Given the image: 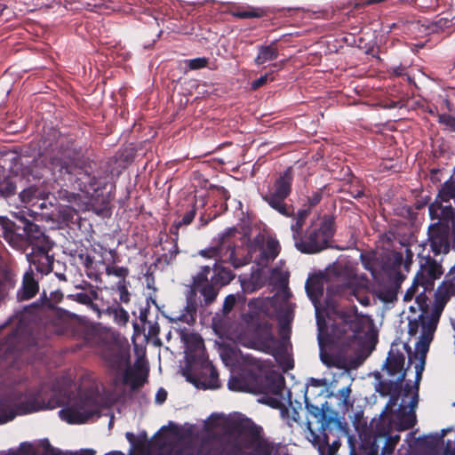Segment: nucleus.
Here are the masks:
<instances>
[{
  "instance_id": "680f3d73",
  "label": "nucleus",
  "mask_w": 455,
  "mask_h": 455,
  "mask_svg": "<svg viewBox=\"0 0 455 455\" xmlns=\"http://www.w3.org/2000/svg\"><path fill=\"white\" fill-rule=\"evenodd\" d=\"M452 212V208L451 206H445L443 209V212Z\"/></svg>"
},
{
  "instance_id": "5701e85b",
  "label": "nucleus",
  "mask_w": 455,
  "mask_h": 455,
  "mask_svg": "<svg viewBox=\"0 0 455 455\" xmlns=\"http://www.w3.org/2000/svg\"><path fill=\"white\" fill-rule=\"evenodd\" d=\"M124 384L130 387L131 390L135 391L144 386L148 380L149 371H123Z\"/></svg>"
},
{
  "instance_id": "cd10ccee",
  "label": "nucleus",
  "mask_w": 455,
  "mask_h": 455,
  "mask_svg": "<svg viewBox=\"0 0 455 455\" xmlns=\"http://www.w3.org/2000/svg\"><path fill=\"white\" fill-rule=\"evenodd\" d=\"M399 440L400 436L398 435H389V433L385 437L379 438L378 441L379 444L384 441L381 455H392Z\"/></svg>"
},
{
  "instance_id": "09e8293b",
  "label": "nucleus",
  "mask_w": 455,
  "mask_h": 455,
  "mask_svg": "<svg viewBox=\"0 0 455 455\" xmlns=\"http://www.w3.org/2000/svg\"><path fill=\"white\" fill-rule=\"evenodd\" d=\"M195 217V212H189L188 214L185 215L183 220H182V222L186 225L191 223V221L193 220Z\"/></svg>"
},
{
  "instance_id": "bb28decb",
  "label": "nucleus",
  "mask_w": 455,
  "mask_h": 455,
  "mask_svg": "<svg viewBox=\"0 0 455 455\" xmlns=\"http://www.w3.org/2000/svg\"><path fill=\"white\" fill-rule=\"evenodd\" d=\"M455 196V180L451 178L445 181L438 194L441 202H449Z\"/></svg>"
},
{
  "instance_id": "a18cd8bd",
  "label": "nucleus",
  "mask_w": 455,
  "mask_h": 455,
  "mask_svg": "<svg viewBox=\"0 0 455 455\" xmlns=\"http://www.w3.org/2000/svg\"><path fill=\"white\" fill-rule=\"evenodd\" d=\"M267 75H264L262 76H260L259 79L255 80L252 82L251 84V87L252 89H258L259 88L260 86H262L263 84H265L267 81Z\"/></svg>"
},
{
  "instance_id": "49530a36",
  "label": "nucleus",
  "mask_w": 455,
  "mask_h": 455,
  "mask_svg": "<svg viewBox=\"0 0 455 455\" xmlns=\"http://www.w3.org/2000/svg\"><path fill=\"white\" fill-rule=\"evenodd\" d=\"M236 16L240 18H251L257 17L259 14L255 12H240L236 13Z\"/></svg>"
},
{
  "instance_id": "e433bc0d",
  "label": "nucleus",
  "mask_w": 455,
  "mask_h": 455,
  "mask_svg": "<svg viewBox=\"0 0 455 455\" xmlns=\"http://www.w3.org/2000/svg\"><path fill=\"white\" fill-rule=\"evenodd\" d=\"M36 190L34 188L24 189L20 193V198L23 202L29 203L33 200L34 197H36Z\"/></svg>"
},
{
  "instance_id": "774afa93",
  "label": "nucleus",
  "mask_w": 455,
  "mask_h": 455,
  "mask_svg": "<svg viewBox=\"0 0 455 455\" xmlns=\"http://www.w3.org/2000/svg\"><path fill=\"white\" fill-rule=\"evenodd\" d=\"M332 271L328 272V275L331 276Z\"/></svg>"
},
{
  "instance_id": "f257e3e1",
  "label": "nucleus",
  "mask_w": 455,
  "mask_h": 455,
  "mask_svg": "<svg viewBox=\"0 0 455 455\" xmlns=\"http://www.w3.org/2000/svg\"><path fill=\"white\" fill-rule=\"evenodd\" d=\"M75 379L70 371H63L51 383L44 382L36 392L26 395L18 403V410L26 414L66 405L59 411L62 420L68 424L85 423L98 411L100 390L95 382L84 386V381L90 380L88 376L81 378L79 383Z\"/></svg>"
},
{
  "instance_id": "20e7f679",
  "label": "nucleus",
  "mask_w": 455,
  "mask_h": 455,
  "mask_svg": "<svg viewBox=\"0 0 455 455\" xmlns=\"http://www.w3.org/2000/svg\"><path fill=\"white\" fill-rule=\"evenodd\" d=\"M0 235L16 250L31 247V252L27 254L29 268L34 267L42 275L52 270L54 259L50 251L53 244L37 225L27 222L20 228L7 218L0 217Z\"/></svg>"
},
{
  "instance_id": "4be33fe9",
  "label": "nucleus",
  "mask_w": 455,
  "mask_h": 455,
  "mask_svg": "<svg viewBox=\"0 0 455 455\" xmlns=\"http://www.w3.org/2000/svg\"><path fill=\"white\" fill-rule=\"evenodd\" d=\"M279 253V243L274 238H267L262 247L259 248L260 259L259 266H263L270 259H274Z\"/></svg>"
},
{
  "instance_id": "4d7b16f0",
  "label": "nucleus",
  "mask_w": 455,
  "mask_h": 455,
  "mask_svg": "<svg viewBox=\"0 0 455 455\" xmlns=\"http://www.w3.org/2000/svg\"><path fill=\"white\" fill-rule=\"evenodd\" d=\"M256 253V251H254L253 252H251V255H250V260H258V256L257 255H254Z\"/></svg>"
},
{
  "instance_id": "393cba45",
  "label": "nucleus",
  "mask_w": 455,
  "mask_h": 455,
  "mask_svg": "<svg viewBox=\"0 0 455 455\" xmlns=\"http://www.w3.org/2000/svg\"><path fill=\"white\" fill-rule=\"evenodd\" d=\"M277 49L273 45H264L259 48L258 56L255 59L257 65H263L277 58Z\"/></svg>"
},
{
  "instance_id": "37998d69",
  "label": "nucleus",
  "mask_w": 455,
  "mask_h": 455,
  "mask_svg": "<svg viewBox=\"0 0 455 455\" xmlns=\"http://www.w3.org/2000/svg\"><path fill=\"white\" fill-rule=\"evenodd\" d=\"M220 279H221L222 284H226V283H229L234 277L232 272L230 270H227V269H222L221 272L220 273Z\"/></svg>"
},
{
  "instance_id": "052dcab7",
  "label": "nucleus",
  "mask_w": 455,
  "mask_h": 455,
  "mask_svg": "<svg viewBox=\"0 0 455 455\" xmlns=\"http://www.w3.org/2000/svg\"><path fill=\"white\" fill-rule=\"evenodd\" d=\"M106 455H124V453L121 452V451H112V452H109V453H108Z\"/></svg>"
},
{
  "instance_id": "13d9d810",
  "label": "nucleus",
  "mask_w": 455,
  "mask_h": 455,
  "mask_svg": "<svg viewBox=\"0 0 455 455\" xmlns=\"http://www.w3.org/2000/svg\"><path fill=\"white\" fill-rule=\"evenodd\" d=\"M351 455H360L359 450H355L354 447L351 449Z\"/></svg>"
},
{
  "instance_id": "c9c22d12",
  "label": "nucleus",
  "mask_w": 455,
  "mask_h": 455,
  "mask_svg": "<svg viewBox=\"0 0 455 455\" xmlns=\"http://www.w3.org/2000/svg\"><path fill=\"white\" fill-rule=\"evenodd\" d=\"M207 59L196 58L188 60V64L190 69H199L207 65Z\"/></svg>"
},
{
  "instance_id": "69168bd1",
  "label": "nucleus",
  "mask_w": 455,
  "mask_h": 455,
  "mask_svg": "<svg viewBox=\"0 0 455 455\" xmlns=\"http://www.w3.org/2000/svg\"><path fill=\"white\" fill-rule=\"evenodd\" d=\"M58 276H59L60 279H65L63 275H59Z\"/></svg>"
},
{
  "instance_id": "4468645a",
  "label": "nucleus",
  "mask_w": 455,
  "mask_h": 455,
  "mask_svg": "<svg viewBox=\"0 0 455 455\" xmlns=\"http://www.w3.org/2000/svg\"><path fill=\"white\" fill-rule=\"evenodd\" d=\"M233 429L240 434H247L251 437L252 452L249 455H272L274 445L262 436L263 428L256 425L251 419L233 423Z\"/></svg>"
},
{
  "instance_id": "9d476101",
  "label": "nucleus",
  "mask_w": 455,
  "mask_h": 455,
  "mask_svg": "<svg viewBox=\"0 0 455 455\" xmlns=\"http://www.w3.org/2000/svg\"><path fill=\"white\" fill-rule=\"evenodd\" d=\"M407 371H373L369 374L375 379V390L381 396H389L386 410L392 409L398 403L399 399L403 398L404 379Z\"/></svg>"
},
{
  "instance_id": "9b49d317",
  "label": "nucleus",
  "mask_w": 455,
  "mask_h": 455,
  "mask_svg": "<svg viewBox=\"0 0 455 455\" xmlns=\"http://www.w3.org/2000/svg\"><path fill=\"white\" fill-rule=\"evenodd\" d=\"M211 267H205L204 272L208 274ZM198 291L204 297L206 304L213 302L217 297L218 291L216 288L207 282V275L201 274L194 279L193 288L188 296V303L184 308V312L170 317L172 322H183L188 324H192L195 322V314L196 311V305L193 300V296Z\"/></svg>"
},
{
  "instance_id": "412c9836",
  "label": "nucleus",
  "mask_w": 455,
  "mask_h": 455,
  "mask_svg": "<svg viewBox=\"0 0 455 455\" xmlns=\"http://www.w3.org/2000/svg\"><path fill=\"white\" fill-rule=\"evenodd\" d=\"M235 251L232 249L228 257H224L221 253V248L212 247L206 250H202L200 255L205 258H212L214 259H228L235 267H239L248 263L249 259L237 260L235 257Z\"/></svg>"
},
{
  "instance_id": "603ef678",
  "label": "nucleus",
  "mask_w": 455,
  "mask_h": 455,
  "mask_svg": "<svg viewBox=\"0 0 455 455\" xmlns=\"http://www.w3.org/2000/svg\"><path fill=\"white\" fill-rule=\"evenodd\" d=\"M202 367L204 368V370H214L212 364L207 361L203 363Z\"/></svg>"
},
{
  "instance_id": "dca6fc26",
  "label": "nucleus",
  "mask_w": 455,
  "mask_h": 455,
  "mask_svg": "<svg viewBox=\"0 0 455 455\" xmlns=\"http://www.w3.org/2000/svg\"><path fill=\"white\" fill-rule=\"evenodd\" d=\"M235 339L244 347L266 353H272L275 347V339L272 329L267 324L259 326L251 338H248L245 335H237Z\"/></svg>"
},
{
  "instance_id": "2eb2a0df",
  "label": "nucleus",
  "mask_w": 455,
  "mask_h": 455,
  "mask_svg": "<svg viewBox=\"0 0 455 455\" xmlns=\"http://www.w3.org/2000/svg\"><path fill=\"white\" fill-rule=\"evenodd\" d=\"M291 176L290 171H286L283 176L280 177L273 188L264 196V200L283 216H291V207L284 204V199L289 196L291 191Z\"/></svg>"
},
{
  "instance_id": "473e14b6",
  "label": "nucleus",
  "mask_w": 455,
  "mask_h": 455,
  "mask_svg": "<svg viewBox=\"0 0 455 455\" xmlns=\"http://www.w3.org/2000/svg\"><path fill=\"white\" fill-rule=\"evenodd\" d=\"M132 445L141 451H144L146 449H148V444L147 441V434L143 433L142 435L136 437L134 443H132Z\"/></svg>"
},
{
  "instance_id": "338daca9",
  "label": "nucleus",
  "mask_w": 455,
  "mask_h": 455,
  "mask_svg": "<svg viewBox=\"0 0 455 455\" xmlns=\"http://www.w3.org/2000/svg\"><path fill=\"white\" fill-rule=\"evenodd\" d=\"M4 8L2 7V5L0 4V14L2 13Z\"/></svg>"
},
{
  "instance_id": "79ce46f5",
  "label": "nucleus",
  "mask_w": 455,
  "mask_h": 455,
  "mask_svg": "<svg viewBox=\"0 0 455 455\" xmlns=\"http://www.w3.org/2000/svg\"><path fill=\"white\" fill-rule=\"evenodd\" d=\"M167 399V392L164 388L160 387L156 394V403L158 404L164 403Z\"/></svg>"
},
{
  "instance_id": "864d4df0",
  "label": "nucleus",
  "mask_w": 455,
  "mask_h": 455,
  "mask_svg": "<svg viewBox=\"0 0 455 455\" xmlns=\"http://www.w3.org/2000/svg\"><path fill=\"white\" fill-rule=\"evenodd\" d=\"M312 381L314 383V386H315V387H321V386H323L325 384V381L323 380V379H312Z\"/></svg>"
},
{
  "instance_id": "7c9ffc66",
  "label": "nucleus",
  "mask_w": 455,
  "mask_h": 455,
  "mask_svg": "<svg viewBox=\"0 0 455 455\" xmlns=\"http://www.w3.org/2000/svg\"><path fill=\"white\" fill-rule=\"evenodd\" d=\"M46 453H47V455H95V451H93L92 449H85V450H82L80 451V453L69 452L68 454V453H65V452L61 451L60 450H58V449L51 446L50 444H48V446L46 448Z\"/></svg>"
},
{
  "instance_id": "f03ea898",
  "label": "nucleus",
  "mask_w": 455,
  "mask_h": 455,
  "mask_svg": "<svg viewBox=\"0 0 455 455\" xmlns=\"http://www.w3.org/2000/svg\"><path fill=\"white\" fill-rule=\"evenodd\" d=\"M325 284V276L323 274L310 275L306 283L307 296L312 301L318 327V343L320 347V357L327 367H336L339 370H355L360 367L370 355L372 347L369 342L363 340L355 335V315H339L340 323H344L343 332H347L346 327L351 331L347 337L350 339L347 346L342 347L335 355H329L323 351L324 332L326 329L325 315L331 319L330 311L321 308L319 299L323 295Z\"/></svg>"
},
{
  "instance_id": "b1692460",
  "label": "nucleus",
  "mask_w": 455,
  "mask_h": 455,
  "mask_svg": "<svg viewBox=\"0 0 455 455\" xmlns=\"http://www.w3.org/2000/svg\"><path fill=\"white\" fill-rule=\"evenodd\" d=\"M293 211V209L291 208ZM308 215V212L307 210H299L298 212L293 215V212L290 217H292V223L291 224V230L292 233V238L294 240L295 247L297 248V242L301 241V230L302 227L305 223V220Z\"/></svg>"
},
{
  "instance_id": "3c124183",
  "label": "nucleus",
  "mask_w": 455,
  "mask_h": 455,
  "mask_svg": "<svg viewBox=\"0 0 455 455\" xmlns=\"http://www.w3.org/2000/svg\"><path fill=\"white\" fill-rule=\"evenodd\" d=\"M125 437H126L127 441H128L131 444L134 443V441H135L136 436L134 435V434H133V433L127 432V433L125 434Z\"/></svg>"
},
{
  "instance_id": "ea45409f",
  "label": "nucleus",
  "mask_w": 455,
  "mask_h": 455,
  "mask_svg": "<svg viewBox=\"0 0 455 455\" xmlns=\"http://www.w3.org/2000/svg\"><path fill=\"white\" fill-rule=\"evenodd\" d=\"M439 122L449 128H453L455 125V118L446 114L439 116Z\"/></svg>"
},
{
  "instance_id": "8fccbe9b",
  "label": "nucleus",
  "mask_w": 455,
  "mask_h": 455,
  "mask_svg": "<svg viewBox=\"0 0 455 455\" xmlns=\"http://www.w3.org/2000/svg\"><path fill=\"white\" fill-rule=\"evenodd\" d=\"M294 367L292 360L287 358L283 370H291Z\"/></svg>"
},
{
  "instance_id": "f3484780",
  "label": "nucleus",
  "mask_w": 455,
  "mask_h": 455,
  "mask_svg": "<svg viewBox=\"0 0 455 455\" xmlns=\"http://www.w3.org/2000/svg\"><path fill=\"white\" fill-rule=\"evenodd\" d=\"M186 380L197 388L215 389L220 387L219 371H180Z\"/></svg>"
},
{
  "instance_id": "c756f323",
  "label": "nucleus",
  "mask_w": 455,
  "mask_h": 455,
  "mask_svg": "<svg viewBox=\"0 0 455 455\" xmlns=\"http://www.w3.org/2000/svg\"><path fill=\"white\" fill-rule=\"evenodd\" d=\"M11 285V279L9 278L4 267L0 263V298L4 296Z\"/></svg>"
},
{
  "instance_id": "5fc2aeb1",
  "label": "nucleus",
  "mask_w": 455,
  "mask_h": 455,
  "mask_svg": "<svg viewBox=\"0 0 455 455\" xmlns=\"http://www.w3.org/2000/svg\"><path fill=\"white\" fill-rule=\"evenodd\" d=\"M121 300L122 301H124V302H127L129 300L128 299V294L125 292H122L121 294Z\"/></svg>"
},
{
  "instance_id": "c85d7f7f",
  "label": "nucleus",
  "mask_w": 455,
  "mask_h": 455,
  "mask_svg": "<svg viewBox=\"0 0 455 455\" xmlns=\"http://www.w3.org/2000/svg\"><path fill=\"white\" fill-rule=\"evenodd\" d=\"M378 298L385 302V303H391L396 299V290L393 286H383L379 289L377 292Z\"/></svg>"
},
{
  "instance_id": "f8f14e48",
  "label": "nucleus",
  "mask_w": 455,
  "mask_h": 455,
  "mask_svg": "<svg viewBox=\"0 0 455 455\" xmlns=\"http://www.w3.org/2000/svg\"><path fill=\"white\" fill-rule=\"evenodd\" d=\"M290 291L283 286L272 299H259L251 302V306L259 307L267 314H275L283 331L285 325L292 320L293 305L290 302Z\"/></svg>"
},
{
  "instance_id": "6e6d98bb",
  "label": "nucleus",
  "mask_w": 455,
  "mask_h": 455,
  "mask_svg": "<svg viewBox=\"0 0 455 455\" xmlns=\"http://www.w3.org/2000/svg\"><path fill=\"white\" fill-rule=\"evenodd\" d=\"M67 328H68L67 326L62 327V328H58V329L55 330V332L57 334H61V333H63L66 331Z\"/></svg>"
},
{
  "instance_id": "1a4fd4ad",
  "label": "nucleus",
  "mask_w": 455,
  "mask_h": 455,
  "mask_svg": "<svg viewBox=\"0 0 455 455\" xmlns=\"http://www.w3.org/2000/svg\"><path fill=\"white\" fill-rule=\"evenodd\" d=\"M384 413L379 419H371L369 425L362 411L355 413L352 423L360 440L357 448L360 455H379L378 441L385 437L391 428L390 421Z\"/></svg>"
},
{
  "instance_id": "6ab92c4d",
  "label": "nucleus",
  "mask_w": 455,
  "mask_h": 455,
  "mask_svg": "<svg viewBox=\"0 0 455 455\" xmlns=\"http://www.w3.org/2000/svg\"><path fill=\"white\" fill-rule=\"evenodd\" d=\"M332 271L337 273V282L341 286V289L334 291L333 288H329V292L342 293L345 288L351 289L353 291H355L359 281L352 267H344L341 263H337L333 267Z\"/></svg>"
},
{
  "instance_id": "7ed1b4c3",
  "label": "nucleus",
  "mask_w": 455,
  "mask_h": 455,
  "mask_svg": "<svg viewBox=\"0 0 455 455\" xmlns=\"http://www.w3.org/2000/svg\"><path fill=\"white\" fill-rule=\"evenodd\" d=\"M351 388L349 386L339 389L336 394L331 395V399H335L337 409H334L331 403L325 401L320 404L312 403L307 397L305 406L307 412V428L314 437V441L319 443V451L323 455V449L328 448V455H334L337 450L336 443L330 445L329 435L347 433L348 427L339 414L345 415L353 407V401L350 399Z\"/></svg>"
},
{
  "instance_id": "423d86ee",
  "label": "nucleus",
  "mask_w": 455,
  "mask_h": 455,
  "mask_svg": "<svg viewBox=\"0 0 455 455\" xmlns=\"http://www.w3.org/2000/svg\"><path fill=\"white\" fill-rule=\"evenodd\" d=\"M228 387L235 392L271 394L283 396L285 387L282 371H230ZM288 373L289 371H283Z\"/></svg>"
},
{
  "instance_id": "2f4dec72",
  "label": "nucleus",
  "mask_w": 455,
  "mask_h": 455,
  "mask_svg": "<svg viewBox=\"0 0 455 455\" xmlns=\"http://www.w3.org/2000/svg\"><path fill=\"white\" fill-rule=\"evenodd\" d=\"M28 344L26 349L32 353L36 347H43L44 340L40 336L31 335L27 339Z\"/></svg>"
},
{
  "instance_id": "bf43d9fd",
  "label": "nucleus",
  "mask_w": 455,
  "mask_h": 455,
  "mask_svg": "<svg viewBox=\"0 0 455 455\" xmlns=\"http://www.w3.org/2000/svg\"><path fill=\"white\" fill-rule=\"evenodd\" d=\"M279 402L275 399H272L271 402L269 403V404H271L273 407H276L277 403Z\"/></svg>"
},
{
  "instance_id": "ddd939ff",
  "label": "nucleus",
  "mask_w": 455,
  "mask_h": 455,
  "mask_svg": "<svg viewBox=\"0 0 455 455\" xmlns=\"http://www.w3.org/2000/svg\"><path fill=\"white\" fill-rule=\"evenodd\" d=\"M333 235V223L324 220L319 224L313 225L301 241L297 242V249L304 253H315L329 245Z\"/></svg>"
},
{
  "instance_id": "0e129e2a",
  "label": "nucleus",
  "mask_w": 455,
  "mask_h": 455,
  "mask_svg": "<svg viewBox=\"0 0 455 455\" xmlns=\"http://www.w3.org/2000/svg\"><path fill=\"white\" fill-rule=\"evenodd\" d=\"M14 418V414L12 413L10 417H8L4 422H6L8 420H12Z\"/></svg>"
},
{
  "instance_id": "a19ab883",
  "label": "nucleus",
  "mask_w": 455,
  "mask_h": 455,
  "mask_svg": "<svg viewBox=\"0 0 455 455\" xmlns=\"http://www.w3.org/2000/svg\"><path fill=\"white\" fill-rule=\"evenodd\" d=\"M191 339L195 343L196 349L198 354L203 355L204 342L203 339L196 334L191 335Z\"/></svg>"
},
{
  "instance_id": "f704fd0d",
  "label": "nucleus",
  "mask_w": 455,
  "mask_h": 455,
  "mask_svg": "<svg viewBox=\"0 0 455 455\" xmlns=\"http://www.w3.org/2000/svg\"><path fill=\"white\" fill-rule=\"evenodd\" d=\"M223 363L226 366H232L234 358L235 357V351L231 350L230 352L226 351L225 348H223L220 353Z\"/></svg>"
},
{
  "instance_id": "58836bf2",
  "label": "nucleus",
  "mask_w": 455,
  "mask_h": 455,
  "mask_svg": "<svg viewBox=\"0 0 455 455\" xmlns=\"http://www.w3.org/2000/svg\"><path fill=\"white\" fill-rule=\"evenodd\" d=\"M108 273L118 277H125L128 275V270L123 267H112L108 268Z\"/></svg>"
},
{
  "instance_id": "e2e57ef3",
  "label": "nucleus",
  "mask_w": 455,
  "mask_h": 455,
  "mask_svg": "<svg viewBox=\"0 0 455 455\" xmlns=\"http://www.w3.org/2000/svg\"><path fill=\"white\" fill-rule=\"evenodd\" d=\"M440 275H441V273H438V275H436L435 272H433V273H431V277L435 279V278H437Z\"/></svg>"
},
{
  "instance_id": "0eeeda50",
  "label": "nucleus",
  "mask_w": 455,
  "mask_h": 455,
  "mask_svg": "<svg viewBox=\"0 0 455 455\" xmlns=\"http://www.w3.org/2000/svg\"><path fill=\"white\" fill-rule=\"evenodd\" d=\"M51 170L55 174H67L69 176L68 180L74 181L77 184V187L83 193V195H72L71 203H74L77 206V210H85L91 204L92 200L97 196L98 191L103 188L105 182L99 180L95 176H92L88 170L78 167H71L63 164L60 160H52L51 163Z\"/></svg>"
},
{
  "instance_id": "de8ad7c7",
  "label": "nucleus",
  "mask_w": 455,
  "mask_h": 455,
  "mask_svg": "<svg viewBox=\"0 0 455 455\" xmlns=\"http://www.w3.org/2000/svg\"><path fill=\"white\" fill-rule=\"evenodd\" d=\"M440 208V204L436 201L429 206V212L433 215H437V210Z\"/></svg>"
},
{
  "instance_id": "a878e982",
  "label": "nucleus",
  "mask_w": 455,
  "mask_h": 455,
  "mask_svg": "<svg viewBox=\"0 0 455 455\" xmlns=\"http://www.w3.org/2000/svg\"><path fill=\"white\" fill-rule=\"evenodd\" d=\"M16 184L13 178H11L4 167L0 166V193L10 195L15 191Z\"/></svg>"
},
{
  "instance_id": "a211bd4d",
  "label": "nucleus",
  "mask_w": 455,
  "mask_h": 455,
  "mask_svg": "<svg viewBox=\"0 0 455 455\" xmlns=\"http://www.w3.org/2000/svg\"><path fill=\"white\" fill-rule=\"evenodd\" d=\"M423 371H415V381L411 383V381L405 382L403 387V395L411 396V400L408 403L407 406L410 407L411 414L409 415L403 422V427L408 429L414 426L416 422V418L414 414V410L419 403V382L422 378Z\"/></svg>"
},
{
  "instance_id": "c03bdc74",
  "label": "nucleus",
  "mask_w": 455,
  "mask_h": 455,
  "mask_svg": "<svg viewBox=\"0 0 455 455\" xmlns=\"http://www.w3.org/2000/svg\"><path fill=\"white\" fill-rule=\"evenodd\" d=\"M236 233V229L235 228H228L225 230V232L220 235V244L221 246L224 245L226 243V238L229 236H233Z\"/></svg>"
},
{
  "instance_id": "39448f33",
  "label": "nucleus",
  "mask_w": 455,
  "mask_h": 455,
  "mask_svg": "<svg viewBox=\"0 0 455 455\" xmlns=\"http://www.w3.org/2000/svg\"><path fill=\"white\" fill-rule=\"evenodd\" d=\"M438 316H425L420 315L419 319L409 321L408 333L411 339L415 338V351L408 352L407 367L404 368L403 354L391 350L387 356V363L383 364V370H424L426 356L433 340L436 329Z\"/></svg>"
},
{
  "instance_id": "aec40b11",
  "label": "nucleus",
  "mask_w": 455,
  "mask_h": 455,
  "mask_svg": "<svg viewBox=\"0 0 455 455\" xmlns=\"http://www.w3.org/2000/svg\"><path fill=\"white\" fill-rule=\"evenodd\" d=\"M38 282L34 276L33 268H29L23 276L22 287L18 291V298L22 300L33 298L38 291Z\"/></svg>"
},
{
  "instance_id": "4c0bfd02",
  "label": "nucleus",
  "mask_w": 455,
  "mask_h": 455,
  "mask_svg": "<svg viewBox=\"0 0 455 455\" xmlns=\"http://www.w3.org/2000/svg\"><path fill=\"white\" fill-rule=\"evenodd\" d=\"M235 302H236L235 296L233 294L228 295L225 299L224 305H223V311L225 313L230 312L232 310L233 307L235 306Z\"/></svg>"
},
{
  "instance_id": "72a5a7b5",
  "label": "nucleus",
  "mask_w": 455,
  "mask_h": 455,
  "mask_svg": "<svg viewBox=\"0 0 455 455\" xmlns=\"http://www.w3.org/2000/svg\"><path fill=\"white\" fill-rule=\"evenodd\" d=\"M115 320L119 324H125L128 322L129 315L123 308H116L114 311Z\"/></svg>"
},
{
  "instance_id": "6e6552de",
  "label": "nucleus",
  "mask_w": 455,
  "mask_h": 455,
  "mask_svg": "<svg viewBox=\"0 0 455 455\" xmlns=\"http://www.w3.org/2000/svg\"><path fill=\"white\" fill-rule=\"evenodd\" d=\"M98 352L116 370H132L130 363V344L125 337L114 332L106 333ZM136 354L138 358L133 370H148L144 352L136 350Z\"/></svg>"
}]
</instances>
